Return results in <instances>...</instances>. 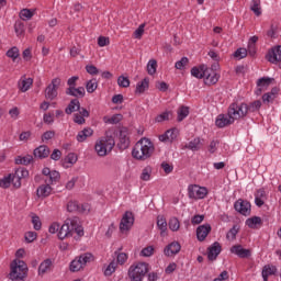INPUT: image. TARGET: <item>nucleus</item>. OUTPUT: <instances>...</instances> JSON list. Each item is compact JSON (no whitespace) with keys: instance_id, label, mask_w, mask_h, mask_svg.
Segmentation results:
<instances>
[{"instance_id":"31","label":"nucleus","mask_w":281,"mask_h":281,"mask_svg":"<svg viewBox=\"0 0 281 281\" xmlns=\"http://www.w3.org/2000/svg\"><path fill=\"white\" fill-rule=\"evenodd\" d=\"M34 157H38V159H46L49 157V147L47 145H42L34 149Z\"/></svg>"},{"instance_id":"15","label":"nucleus","mask_w":281,"mask_h":281,"mask_svg":"<svg viewBox=\"0 0 281 281\" xmlns=\"http://www.w3.org/2000/svg\"><path fill=\"white\" fill-rule=\"evenodd\" d=\"M177 137H179V130L177 127H173L171 130H167L158 138L159 142H169V144H172L175 139H177Z\"/></svg>"},{"instance_id":"16","label":"nucleus","mask_w":281,"mask_h":281,"mask_svg":"<svg viewBox=\"0 0 281 281\" xmlns=\"http://www.w3.org/2000/svg\"><path fill=\"white\" fill-rule=\"evenodd\" d=\"M234 122H236L235 119L231 117L229 114H220L215 120V126H217V128H225V126H231Z\"/></svg>"},{"instance_id":"9","label":"nucleus","mask_w":281,"mask_h":281,"mask_svg":"<svg viewBox=\"0 0 281 281\" xmlns=\"http://www.w3.org/2000/svg\"><path fill=\"white\" fill-rule=\"evenodd\" d=\"M134 223L135 217L133 216V212L126 211L120 223L121 234H126V232H131V227H133Z\"/></svg>"},{"instance_id":"23","label":"nucleus","mask_w":281,"mask_h":281,"mask_svg":"<svg viewBox=\"0 0 281 281\" xmlns=\"http://www.w3.org/2000/svg\"><path fill=\"white\" fill-rule=\"evenodd\" d=\"M266 201H267V191L265 190V188L258 189L255 192V205H257V207H262Z\"/></svg>"},{"instance_id":"25","label":"nucleus","mask_w":281,"mask_h":281,"mask_svg":"<svg viewBox=\"0 0 281 281\" xmlns=\"http://www.w3.org/2000/svg\"><path fill=\"white\" fill-rule=\"evenodd\" d=\"M276 79L271 78V77H262L260 79H258L257 81V91L256 94L260 95L262 93V89H267V87H269L271 85V82H273Z\"/></svg>"},{"instance_id":"17","label":"nucleus","mask_w":281,"mask_h":281,"mask_svg":"<svg viewBox=\"0 0 281 281\" xmlns=\"http://www.w3.org/2000/svg\"><path fill=\"white\" fill-rule=\"evenodd\" d=\"M221 251H223V248L218 241H215L207 248V258L213 262V260H216L218 256L221 255Z\"/></svg>"},{"instance_id":"18","label":"nucleus","mask_w":281,"mask_h":281,"mask_svg":"<svg viewBox=\"0 0 281 281\" xmlns=\"http://www.w3.org/2000/svg\"><path fill=\"white\" fill-rule=\"evenodd\" d=\"M179 251H181V244H179V241H172L168 244L164 249V254L168 258H170V256H177Z\"/></svg>"},{"instance_id":"52","label":"nucleus","mask_w":281,"mask_h":281,"mask_svg":"<svg viewBox=\"0 0 281 281\" xmlns=\"http://www.w3.org/2000/svg\"><path fill=\"white\" fill-rule=\"evenodd\" d=\"M117 85H119V87L126 89V88L131 87V80L127 77L120 76L117 78Z\"/></svg>"},{"instance_id":"46","label":"nucleus","mask_w":281,"mask_h":281,"mask_svg":"<svg viewBox=\"0 0 281 281\" xmlns=\"http://www.w3.org/2000/svg\"><path fill=\"white\" fill-rule=\"evenodd\" d=\"M147 74L155 76L157 74V60L150 59L147 64Z\"/></svg>"},{"instance_id":"36","label":"nucleus","mask_w":281,"mask_h":281,"mask_svg":"<svg viewBox=\"0 0 281 281\" xmlns=\"http://www.w3.org/2000/svg\"><path fill=\"white\" fill-rule=\"evenodd\" d=\"M246 225L250 229H258V226L262 225V218L260 216H252L246 220Z\"/></svg>"},{"instance_id":"26","label":"nucleus","mask_w":281,"mask_h":281,"mask_svg":"<svg viewBox=\"0 0 281 281\" xmlns=\"http://www.w3.org/2000/svg\"><path fill=\"white\" fill-rule=\"evenodd\" d=\"M54 267V260L52 259H45L41 262L38 267V276H45V273H48V271H52Z\"/></svg>"},{"instance_id":"45","label":"nucleus","mask_w":281,"mask_h":281,"mask_svg":"<svg viewBox=\"0 0 281 281\" xmlns=\"http://www.w3.org/2000/svg\"><path fill=\"white\" fill-rule=\"evenodd\" d=\"M8 58H11L13 63L16 61V58H19L20 53H19V47L13 46L7 52Z\"/></svg>"},{"instance_id":"60","label":"nucleus","mask_w":281,"mask_h":281,"mask_svg":"<svg viewBox=\"0 0 281 281\" xmlns=\"http://www.w3.org/2000/svg\"><path fill=\"white\" fill-rule=\"evenodd\" d=\"M55 136H56V132H54V131H46L42 135V142H49V139H54Z\"/></svg>"},{"instance_id":"35","label":"nucleus","mask_w":281,"mask_h":281,"mask_svg":"<svg viewBox=\"0 0 281 281\" xmlns=\"http://www.w3.org/2000/svg\"><path fill=\"white\" fill-rule=\"evenodd\" d=\"M80 109V100L78 99H72L67 108L65 109L66 115H71V113H76Z\"/></svg>"},{"instance_id":"51","label":"nucleus","mask_w":281,"mask_h":281,"mask_svg":"<svg viewBox=\"0 0 281 281\" xmlns=\"http://www.w3.org/2000/svg\"><path fill=\"white\" fill-rule=\"evenodd\" d=\"M86 89L88 91V93H93V91H95V89H98V80L95 79H91L86 83Z\"/></svg>"},{"instance_id":"49","label":"nucleus","mask_w":281,"mask_h":281,"mask_svg":"<svg viewBox=\"0 0 281 281\" xmlns=\"http://www.w3.org/2000/svg\"><path fill=\"white\" fill-rule=\"evenodd\" d=\"M34 16V12H32V10L30 9H23L20 12V19H22V21H30V19H32Z\"/></svg>"},{"instance_id":"13","label":"nucleus","mask_w":281,"mask_h":281,"mask_svg":"<svg viewBox=\"0 0 281 281\" xmlns=\"http://www.w3.org/2000/svg\"><path fill=\"white\" fill-rule=\"evenodd\" d=\"M234 210L243 216H249L251 214V203L247 200L239 199L234 203Z\"/></svg>"},{"instance_id":"2","label":"nucleus","mask_w":281,"mask_h":281,"mask_svg":"<svg viewBox=\"0 0 281 281\" xmlns=\"http://www.w3.org/2000/svg\"><path fill=\"white\" fill-rule=\"evenodd\" d=\"M153 153H155V145L150 139L144 137L135 144L132 156L139 161H146V159H150Z\"/></svg>"},{"instance_id":"54","label":"nucleus","mask_w":281,"mask_h":281,"mask_svg":"<svg viewBox=\"0 0 281 281\" xmlns=\"http://www.w3.org/2000/svg\"><path fill=\"white\" fill-rule=\"evenodd\" d=\"M221 144V142L218 139H213L211 140L210 145H209V153L211 155H214V153H216V150H218V145Z\"/></svg>"},{"instance_id":"43","label":"nucleus","mask_w":281,"mask_h":281,"mask_svg":"<svg viewBox=\"0 0 281 281\" xmlns=\"http://www.w3.org/2000/svg\"><path fill=\"white\" fill-rule=\"evenodd\" d=\"M14 32L16 36H23L25 34V23L16 21L14 24Z\"/></svg>"},{"instance_id":"50","label":"nucleus","mask_w":281,"mask_h":281,"mask_svg":"<svg viewBox=\"0 0 281 281\" xmlns=\"http://www.w3.org/2000/svg\"><path fill=\"white\" fill-rule=\"evenodd\" d=\"M117 268V263L115 261L110 262L104 269V276H113L115 273V269Z\"/></svg>"},{"instance_id":"30","label":"nucleus","mask_w":281,"mask_h":281,"mask_svg":"<svg viewBox=\"0 0 281 281\" xmlns=\"http://www.w3.org/2000/svg\"><path fill=\"white\" fill-rule=\"evenodd\" d=\"M86 94L85 87H78V88H67L66 89V95H71L72 98H82Z\"/></svg>"},{"instance_id":"6","label":"nucleus","mask_w":281,"mask_h":281,"mask_svg":"<svg viewBox=\"0 0 281 281\" xmlns=\"http://www.w3.org/2000/svg\"><path fill=\"white\" fill-rule=\"evenodd\" d=\"M228 115L233 119V120H245V117H247L248 111H247V103L241 102H234L228 106Z\"/></svg>"},{"instance_id":"55","label":"nucleus","mask_w":281,"mask_h":281,"mask_svg":"<svg viewBox=\"0 0 281 281\" xmlns=\"http://www.w3.org/2000/svg\"><path fill=\"white\" fill-rule=\"evenodd\" d=\"M190 63V59L188 57H182L180 60H178L175 65L176 69L183 70L186 69V66Z\"/></svg>"},{"instance_id":"38","label":"nucleus","mask_w":281,"mask_h":281,"mask_svg":"<svg viewBox=\"0 0 281 281\" xmlns=\"http://www.w3.org/2000/svg\"><path fill=\"white\" fill-rule=\"evenodd\" d=\"M262 106L261 100H256L254 102L247 103V111L249 113H258Z\"/></svg>"},{"instance_id":"62","label":"nucleus","mask_w":281,"mask_h":281,"mask_svg":"<svg viewBox=\"0 0 281 281\" xmlns=\"http://www.w3.org/2000/svg\"><path fill=\"white\" fill-rule=\"evenodd\" d=\"M123 117L124 116L122 114H114L108 120V122H109V124H120V122H122Z\"/></svg>"},{"instance_id":"37","label":"nucleus","mask_w":281,"mask_h":281,"mask_svg":"<svg viewBox=\"0 0 281 281\" xmlns=\"http://www.w3.org/2000/svg\"><path fill=\"white\" fill-rule=\"evenodd\" d=\"M149 85H150V79L144 78L142 81H139V82L136 85L135 93H136V94H142V93H144V92L148 89Z\"/></svg>"},{"instance_id":"53","label":"nucleus","mask_w":281,"mask_h":281,"mask_svg":"<svg viewBox=\"0 0 281 281\" xmlns=\"http://www.w3.org/2000/svg\"><path fill=\"white\" fill-rule=\"evenodd\" d=\"M170 115H172V112L170 111H165L161 114H159L158 116H156V122H168V120H170Z\"/></svg>"},{"instance_id":"47","label":"nucleus","mask_w":281,"mask_h":281,"mask_svg":"<svg viewBox=\"0 0 281 281\" xmlns=\"http://www.w3.org/2000/svg\"><path fill=\"white\" fill-rule=\"evenodd\" d=\"M169 229H171V232H179V227H181V224L179 223V218L177 217H171L169 220Z\"/></svg>"},{"instance_id":"34","label":"nucleus","mask_w":281,"mask_h":281,"mask_svg":"<svg viewBox=\"0 0 281 281\" xmlns=\"http://www.w3.org/2000/svg\"><path fill=\"white\" fill-rule=\"evenodd\" d=\"M184 148H188V150L196 153L200 148H203V143H201L200 137H195L191 142H189V144L184 145Z\"/></svg>"},{"instance_id":"56","label":"nucleus","mask_w":281,"mask_h":281,"mask_svg":"<svg viewBox=\"0 0 281 281\" xmlns=\"http://www.w3.org/2000/svg\"><path fill=\"white\" fill-rule=\"evenodd\" d=\"M38 234L36 232H26L24 235V238L26 240V243H34L37 238Z\"/></svg>"},{"instance_id":"21","label":"nucleus","mask_w":281,"mask_h":281,"mask_svg":"<svg viewBox=\"0 0 281 281\" xmlns=\"http://www.w3.org/2000/svg\"><path fill=\"white\" fill-rule=\"evenodd\" d=\"M209 69L210 68H207V65H200L199 67H193L191 68V76L201 80L202 78H205V76H207Z\"/></svg>"},{"instance_id":"4","label":"nucleus","mask_w":281,"mask_h":281,"mask_svg":"<svg viewBox=\"0 0 281 281\" xmlns=\"http://www.w3.org/2000/svg\"><path fill=\"white\" fill-rule=\"evenodd\" d=\"M114 147L115 138H113V136H104L95 143L94 150L99 157H106Z\"/></svg>"},{"instance_id":"32","label":"nucleus","mask_w":281,"mask_h":281,"mask_svg":"<svg viewBox=\"0 0 281 281\" xmlns=\"http://www.w3.org/2000/svg\"><path fill=\"white\" fill-rule=\"evenodd\" d=\"M93 135V128L91 127H85L82 131H80L77 134V142L82 143L87 142V138L91 137Z\"/></svg>"},{"instance_id":"42","label":"nucleus","mask_w":281,"mask_h":281,"mask_svg":"<svg viewBox=\"0 0 281 281\" xmlns=\"http://www.w3.org/2000/svg\"><path fill=\"white\" fill-rule=\"evenodd\" d=\"M250 10L256 16H260L262 14V9L260 8V0H252L250 3Z\"/></svg>"},{"instance_id":"3","label":"nucleus","mask_w":281,"mask_h":281,"mask_svg":"<svg viewBox=\"0 0 281 281\" xmlns=\"http://www.w3.org/2000/svg\"><path fill=\"white\" fill-rule=\"evenodd\" d=\"M149 268L146 262H136L128 268L127 276L131 281H143Z\"/></svg>"},{"instance_id":"44","label":"nucleus","mask_w":281,"mask_h":281,"mask_svg":"<svg viewBox=\"0 0 281 281\" xmlns=\"http://www.w3.org/2000/svg\"><path fill=\"white\" fill-rule=\"evenodd\" d=\"M238 232H240V226L234 225L226 234L227 240H236Z\"/></svg>"},{"instance_id":"48","label":"nucleus","mask_w":281,"mask_h":281,"mask_svg":"<svg viewBox=\"0 0 281 281\" xmlns=\"http://www.w3.org/2000/svg\"><path fill=\"white\" fill-rule=\"evenodd\" d=\"M151 173H153V168H150V166L145 167L140 175L142 181H150Z\"/></svg>"},{"instance_id":"11","label":"nucleus","mask_w":281,"mask_h":281,"mask_svg":"<svg viewBox=\"0 0 281 281\" xmlns=\"http://www.w3.org/2000/svg\"><path fill=\"white\" fill-rule=\"evenodd\" d=\"M68 212H77L78 214H89L91 205L89 203L80 204L78 201H69L67 203Z\"/></svg>"},{"instance_id":"10","label":"nucleus","mask_w":281,"mask_h":281,"mask_svg":"<svg viewBox=\"0 0 281 281\" xmlns=\"http://www.w3.org/2000/svg\"><path fill=\"white\" fill-rule=\"evenodd\" d=\"M188 196L189 199H204L207 196V188L199 187L196 184H191L188 187Z\"/></svg>"},{"instance_id":"28","label":"nucleus","mask_w":281,"mask_h":281,"mask_svg":"<svg viewBox=\"0 0 281 281\" xmlns=\"http://www.w3.org/2000/svg\"><path fill=\"white\" fill-rule=\"evenodd\" d=\"M52 190H53L52 184L45 183L37 188L36 194L38 198L47 199V196H49V194H52Z\"/></svg>"},{"instance_id":"63","label":"nucleus","mask_w":281,"mask_h":281,"mask_svg":"<svg viewBox=\"0 0 281 281\" xmlns=\"http://www.w3.org/2000/svg\"><path fill=\"white\" fill-rule=\"evenodd\" d=\"M153 251H155V248H153V246H148L140 251V256L150 258V256H153Z\"/></svg>"},{"instance_id":"61","label":"nucleus","mask_w":281,"mask_h":281,"mask_svg":"<svg viewBox=\"0 0 281 281\" xmlns=\"http://www.w3.org/2000/svg\"><path fill=\"white\" fill-rule=\"evenodd\" d=\"M65 164H70L71 166H74V164H76V161H78V156H76V154L70 153L67 155V157L65 158Z\"/></svg>"},{"instance_id":"64","label":"nucleus","mask_w":281,"mask_h":281,"mask_svg":"<svg viewBox=\"0 0 281 281\" xmlns=\"http://www.w3.org/2000/svg\"><path fill=\"white\" fill-rule=\"evenodd\" d=\"M144 27H146V24H140L136 31L134 32V38H142L144 36Z\"/></svg>"},{"instance_id":"5","label":"nucleus","mask_w":281,"mask_h":281,"mask_svg":"<svg viewBox=\"0 0 281 281\" xmlns=\"http://www.w3.org/2000/svg\"><path fill=\"white\" fill-rule=\"evenodd\" d=\"M27 278V263L21 259L11 262L10 280H25Z\"/></svg>"},{"instance_id":"22","label":"nucleus","mask_w":281,"mask_h":281,"mask_svg":"<svg viewBox=\"0 0 281 281\" xmlns=\"http://www.w3.org/2000/svg\"><path fill=\"white\" fill-rule=\"evenodd\" d=\"M214 69H216V65H213L212 69H209L207 74L205 75V85L212 86L218 82V78H221V75L214 72Z\"/></svg>"},{"instance_id":"39","label":"nucleus","mask_w":281,"mask_h":281,"mask_svg":"<svg viewBox=\"0 0 281 281\" xmlns=\"http://www.w3.org/2000/svg\"><path fill=\"white\" fill-rule=\"evenodd\" d=\"M58 181H60V172L56 170L50 171V175L45 179V183H49L50 186L58 183Z\"/></svg>"},{"instance_id":"58","label":"nucleus","mask_w":281,"mask_h":281,"mask_svg":"<svg viewBox=\"0 0 281 281\" xmlns=\"http://www.w3.org/2000/svg\"><path fill=\"white\" fill-rule=\"evenodd\" d=\"M12 183V175H9L0 180V188H10Z\"/></svg>"},{"instance_id":"19","label":"nucleus","mask_w":281,"mask_h":281,"mask_svg":"<svg viewBox=\"0 0 281 281\" xmlns=\"http://www.w3.org/2000/svg\"><path fill=\"white\" fill-rule=\"evenodd\" d=\"M210 232H212V226L210 224L200 225L196 228L198 240H200V243H203V240H205V238H207V235L210 234Z\"/></svg>"},{"instance_id":"33","label":"nucleus","mask_w":281,"mask_h":281,"mask_svg":"<svg viewBox=\"0 0 281 281\" xmlns=\"http://www.w3.org/2000/svg\"><path fill=\"white\" fill-rule=\"evenodd\" d=\"M277 271L278 268L276 266L266 265L261 272L263 281H269V276H276Z\"/></svg>"},{"instance_id":"7","label":"nucleus","mask_w":281,"mask_h":281,"mask_svg":"<svg viewBox=\"0 0 281 281\" xmlns=\"http://www.w3.org/2000/svg\"><path fill=\"white\" fill-rule=\"evenodd\" d=\"M92 258L93 255H91L90 252H86L79 256L70 262V271H72V273L80 271V269H82V267H85L87 262H91Z\"/></svg>"},{"instance_id":"8","label":"nucleus","mask_w":281,"mask_h":281,"mask_svg":"<svg viewBox=\"0 0 281 281\" xmlns=\"http://www.w3.org/2000/svg\"><path fill=\"white\" fill-rule=\"evenodd\" d=\"M60 78H54L45 89L46 100H56L58 98V88L60 87Z\"/></svg>"},{"instance_id":"24","label":"nucleus","mask_w":281,"mask_h":281,"mask_svg":"<svg viewBox=\"0 0 281 281\" xmlns=\"http://www.w3.org/2000/svg\"><path fill=\"white\" fill-rule=\"evenodd\" d=\"M119 148L121 150H126L128 146H131V139L128 138V132L126 130H122L119 135Z\"/></svg>"},{"instance_id":"14","label":"nucleus","mask_w":281,"mask_h":281,"mask_svg":"<svg viewBox=\"0 0 281 281\" xmlns=\"http://www.w3.org/2000/svg\"><path fill=\"white\" fill-rule=\"evenodd\" d=\"M267 59L269 63H272V65L281 63V45L272 47L267 54Z\"/></svg>"},{"instance_id":"57","label":"nucleus","mask_w":281,"mask_h":281,"mask_svg":"<svg viewBox=\"0 0 281 281\" xmlns=\"http://www.w3.org/2000/svg\"><path fill=\"white\" fill-rule=\"evenodd\" d=\"M32 223L36 232L41 231V228L43 227V223H41V217H38V215H34L32 217Z\"/></svg>"},{"instance_id":"40","label":"nucleus","mask_w":281,"mask_h":281,"mask_svg":"<svg viewBox=\"0 0 281 281\" xmlns=\"http://www.w3.org/2000/svg\"><path fill=\"white\" fill-rule=\"evenodd\" d=\"M190 115V108L181 105L178 109V122H183Z\"/></svg>"},{"instance_id":"59","label":"nucleus","mask_w":281,"mask_h":281,"mask_svg":"<svg viewBox=\"0 0 281 281\" xmlns=\"http://www.w3.org/2000/svg\"><path fill=\"white\" fill-rule=\"evenodd\" d=\"M234 57L238 58L239 60H241V58H247V49L246 48H238L234 53Z\"/></svg>"},{"instance_id":"20","label":"nucleus","mask_w":281,"mask_h":281,"mask_svg":"<svg viewBox=\"0 0 281 281\" xmlns=\"http://www.w3.org/2000/svg\"><path fill=\"white\" fill-rule=\"evenodd\" d=\"M231 254H235L238 258H249L251 256V250L243 248L241 245H235L231 248Z\"/></svg>"},{"instance_id":"12","label":"nucleus","mask_w":281,"mask_h":281,"mask_svg":"<svg viewBox=\"0 0 281 281\" xmlns=\"http://www.w3.org/2000/svg\"><path fill=\"white\" fill-rule=\"evenodd\" d=\"M27 177H30V171L23 167H20L14 173H11V183L15 188H21V179H27Z\"/></svg>"},{"instance_id":"1","label":"nucleus","mask_w":281,"mask_h":281,"mask_svg":"<svg viewBox=\"0 0 281 281\" xmlns=\"http://www.w3.org/2000/svg\"><path fill=\"white\" fill-rule=\"evenodd\" d=\"M74 234H77V237L75 236L76 240H80V238L85 236V228L80 225L78 217L67 218L65 223L59 226L57 236L59 240H65V238H69V236H74Z\"/></svg>"},{"instance_id":"27","label":"nucleus","mask_w":281,"mask_h":281,"mask_svg":"<svg viewBox=\"0 0 281 281\" xmlns=\"http://www.w3.org/2000/svg\"><path fill=\"white\" fill-rule=\"evenodd\" d=\"M157 227L160 231L161 238H166V236H168V222L166 221V217H157Z\"/></svg>"},{"instance_id":"41","label":"nucleus","mask_w":281,"mask_h":281,"mask_svg":"<svg viewBox=\"0 0 281 281\" xmlns=\"http://www.w3.org/2000/svg\"><path fill=\"white\" fill-rule=\"evenodd\" d=\"M32 161H34V157H32V155H26L24 157L19 156L15 159V164L22 165V166H30V164H32Z\"/></svg>"},{"instance_id":"29","label":"nucleus","mask_w":281,"mask_h":281,"mask_svg":"<svg viewBox=\"0 0 281 281\" xmlns=\"http://www.w3.org/2000/svg\"><path fill=\"white\" fill-rule=\"evenodd\" d=\"M32 85H34V79L22 77L18 83V87L22 93H25L26 91H30Z\"/></svg>"}]
</instances>
